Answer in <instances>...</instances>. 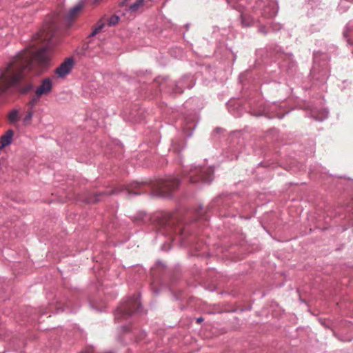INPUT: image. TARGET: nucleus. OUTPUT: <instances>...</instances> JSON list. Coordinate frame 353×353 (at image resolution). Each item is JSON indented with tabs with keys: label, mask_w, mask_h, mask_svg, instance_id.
<instances>
[{
	"label": "nucleus",
	"mask_w": 353,
	"mask_h": 353,
	"mask_svg": "<svg viewBox=\"0 0 353 353\" xmlns=\"http://www.w3.org/2000/svg\"><path fill=\"white\" fill-rule=\"evenodd\" d=\"M146 183H132L128 185V186H123V185H119L114 189H112L111 191H105L103 192H99V194H97L94 196L93 198H90L88 199V203H94L99 201L102 199L103 197L107 195H112V194H117L123 191H125L128 194H134L138 195L141 194L142 193H144L147 191Z\"/></svg>",
	"instance_id": "f257e3e1"
},
{
	"label": "nucleus",
	"mask_w": 353,
	"mask_h": 353,
	"mask_svg": "<svg viewBox=\"0 0 353 353\" xmlns=\"http://www.w3.org/2000/svg\"><path fill=\"white\" fill-rule=\"evenodd\" d=\"M179 179L176 177H168L165 179H159L150 184V188L152 192L158 196H168L176 189L179 185Z\"/></svg>",
	"instance_id": "f03ea898"
},
{
	"label": "nucleus",
	"mask_w": 353,
	"mask_h": 353,
	"mask_svg": "<svg viewBox=\"0 0 353 353\" xmlns=\"http://www.w3.org/2000/svg\"><path fill=\"white\" fill-rule=\"evenodd\" d=\"M141 307L139 296H133L123 303L116 310L115 318L118 319H125L133 313L139 312Z\"/></svg>",
	"instance_id": "7ed1b4c3"
},
{
	"label": "nucleus",
	"mask_w": 353,
	"mask_h": 353,
	"mask_svg": "<svg viewBox=\"0 0 353 353\" xmlns=\"http://www.w3.org/2000/svg\"><path fill=\"white\" fill-rule=\"evenodd\" d=\"M213 173L214 170L211 168H195L189 174L190 181L192 183H196L199 181L204 183L211 182L213 179Z\"/></svg>",
	"instance_id": "20e7f679"
},
{
	"label": "nucleus",
	"mask_w": 353,
	"mask_h": 353,
	"mask_svg": "<svg viewBox=\"0 0 353 353\" xmlns=\"http://www.w3.org/2000/svg\"><path fill=\"white\" fill-rule=\"evenodd\" d=\"M74 61L72 58H67L55 70L59 77H64L70 73L73 68Z\"/></svg>",
	"instance_id": "39448f33"
},
{
	"label": "nucleus",
	"mask_w": 353,
	"mask_h": 353,
	"mask_svg": "<svg viewBox=\"0 0 353 353\" xmlns=\"http://www.w3.org/2000/svg\"><path fill=\"white\" fill-rule=\"evenodd\" d=\"M83 8L84 3L83 2H79L68 11L65 17V20L68 23V27L71 26L72 21L75 20L79 16Z\"/></svg>",
	"instance_id": "423d86ee"
},
{
	"label": "nucleus",
	"mask_w": 353,
	"mask_h": 353,
	"mask_svg": "<svg viewBox=\"0 0 353 353\" xmlns=\"http://www.w3.org/2000/svg\"><path fill=\"white\" fill-rule=\"evenodd\" d=\"M52 89V82L49 78L42 80L41 85L36 89L35 94L41 97L50 94Z\"/></svg>",
	"instance_id": "0eeeda50"
},
{
	"label": "nucleus",
	"mask_w": 353,
	"mask_h": 353,
	"mask_svg": "<svg viewBox=\"0 0 353 353\" xmlns=\"http://www.w3.org/2000/svg\"><path fill=\"white\" fill-rule=\"evenodd\" d=\"M121 5L125 8V10L134 13L143 6V0H135L134 2L132 0H123Z\"/></svg>",
	"instance_id": "6e6552de"
},
{
	"label": "nucleus",
	"mask_w": 353,
	"mask_h": 353,
	"mask_svg": "<svg viewBox=\"0 0 353 353\" xmlns=\"http://www.w3.org/2000/svg\"><path fill=\"white\" fill-rule=\"evenodd\" d=\"M13 134V131L12 130H8L0 139V147L5 148L6 146L10 144Z\"/></svg>",
	"instance_id": "1a4fd4ad"
},
{
	"label": "nucleus",
	"mask_w": 353,
	"mask_h": 353,
	"mask_svg": "<svg viewBox=\"0 0 353 353\" xmlns=\"http://www.w3.org/2000/svg\"><path fill=\"white\" fill-rule=\"evenodd\" d=\"M105 23L101 21H99L94 26L93 31L90 33V37L95 36L104 27Z\"/></svg>",
	"instance_id": "9d476101"
},
{
	"label": "nucleus",
	"mask_w": 353,
	"mask_h": 353,
	"mask_svg": "<svg viewBox=\"0 0 353 353\" xmlns=\"http://www.w3.org/2000/svg\"><path fill=\"white\" fill-rule=\"evenodd\" d=\"M19 118V112L16 110H12L8 114V119L10 122H14L17 121Z\"/></svg>",
	"instance_id": "9b49d317"
},
{
	"label": "nucleus",
	"mask_w": 353,
	"mask_h": 353,
	"mask_svg": "<svg viewBox=\"0 0 353 353\" xmlns=\"http://www.w3.org/2000/svg\"><path fill=\"white\" fill-rule=\"evenodd\" d=\"M41 97L37 96L36 94L32 97V99L28 102L27 104L28 106L30 107V109H32V108L37 103Z\"/></svg>",
	"instance_id": "f8f14e48"
},
{
	"label": "nucleus",
	"mask_w": 353,
	"mask_h": 353,
	"mask_svg": "<svg viewBox=\"0 0 353 353\" xmlns=\"http://www.w3.org/2000/svg\"><path fill=\"white\" fill-rule=\"evenodd\" d=\"M165 221L163 223V224L168 225H171L172 224L174 223V216L172 214H166L165 215Z\"/></svg>",
	"instance_id": "ddd939ff"
},
{
	"label": "nucleus",
	"mask_w": 353,
	"mask_h": 353,
	"mask_svg": "<svg viewBox=\"0 0 353 353\" xmlns=\"http://www.w3.org/2000/svg\"><path fill=\"white\" fill-rule=\"evenodd\" d=\"M32 88H33L32 84L30 83H28L26 85H24L23 87H22L21 88V92L22 93H27V92H30L32 89Z\"/></svg>",
	"instance_id": "4468645a"
},
{
	"label": "nucleus",
	"mask_w": 353,
	"mask_h": 353,
	"mask_svg": "<svg viewBox=\"0 0 353 353\" xmlns=\"http://www.w3.org/2000/svg\"><path fill=\"white\" fill-rule=\"evenodd\" d=\"M119 18L117 16L113 15L109 18L108 24L110 26L115 25L119 22Z\"/></svg>",
	"instance_id": "2eb2a0df"
},
{
	"label": "nucleus",
	"mask_w": 353,
	"mask_h": 353,
	"mask_svg": "<svg viewBox=\"0 0 353 353\" xmlns=\"http://www.w3.org/2000/svg\"><path fill=\"white\" fill-rule=\"evenodd\" d=\"M32 115H33L32 110L29 109L27 111V114H26V117L24 118V121H30L32 119Z\"/></svg>",
	"instance_id": "dca6fc26"
},
{
	"label": "nucleus",
	"mask_w": 353,
	"mask_h": 353,
	"mask_svg": "<svg viewBox=\"0 0 353 353\" xmlns=\"http://www.w3.org/2000/svg\"><path fill=\"white\" fill-rule=\"evenodd\" d=\"M242 23L243 26H247L248 24L245 23L243 17L242 16Z\"/></svg>",
	"instance_id": "f3484780"
},
{
	"label": "nucleus",
	"mask_w": 353,
	"mask_h": 353,
	"mask_svg": "<svg viewBox=\"0 0 353 353\" xmlns=\"http://www.w3.org/2000/svg\"><path fill=\"white\" fill-rule=\"evenodd\" d=\"M203 321V319L202 318H199L197 319V322H201Z\"/></svg>",
	"instance_id": "a211bd4d"
}]
</instances>
